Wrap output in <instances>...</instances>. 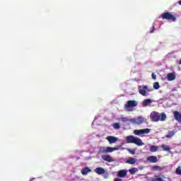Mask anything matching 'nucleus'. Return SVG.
Wrapping results in <instances>:
<instances>
[{"label":"nucleus","mask_w":181,"mask_h":181,"mask_svg":"<svg viewBox=\"0 0 181 181\" xmlns=\"http://www.w3.org/2000/svg\"><path fill=\"white\" fill-rule=\"evenodd\" d=\"M150 118L153 122H158L160 120L165 121V119H166V114L163 112L160 115L159 112H153L151 113Z\"/></svg>","instance_id":"obj_1"},{"label":"nucleus","mask_w":181,"mask_h":181,"mask_svg":"<svg viewBox=\"0 0 181 181\" xmlns=\"http://www.w3.org/2000/svg\"><path fill=\"white\" fill-rule=\"evenodd\" d=\"M126 141L127 144H134L137 145V146H142L144 145V142L139 138L135 137L134 136H128L126 138Z\"/></svg>","instance_id":"obj_2"},{"label":"nucleus","mask_w":181,"mask_h":181,"mask_svg":"<svg viewBox=\"0 0 181 181\" xmlns=\"http://www.w3.org/2000/svg\"><path fill=\"white\" fill-rule=\"evenodd\" d=\"M144 122H146V119L142 116H138L131 119V123L134 124V125H142Z\"/></svg>","instance_id":"obj_3"},{"label":"nucleus","mask_w":181,"mask_h":181,"mask_svg":"<svg viewBox=\"0 0 181 181\" xmlns=\"http://www.w3.org/2000/svg\"><path fill=\"white\" fill-rule=\"evenodd\" d=\"M162 19H166L167 21H171L172 22H176V17L169 12L163 13L161 15Z\"/></svg>","instance_id":"obj_4"},{"label":"nucleus","mask_w":181,"mask_h":181,"mask_svg":"<svg viewBox=\"0 0 181 181\" xmlns=\"http://www.w3.org/2000/svg\"><path fill=\"white\" fill-rule=\"evenodd\" d=\"M118 148L112 147H100L99 149L100 153H111L114 151H117Z\"/></svg>","instance_id":"obj_5"},{"label":"nucleus","mask_w":181,"mask_h":181,"mask_svg":"<svg viewBox=\"0 0 181 181\" xmlns=\"http://www.w3.org/2000/svg\"><path fill=\"white\" fill-rule=\"evenodd\" d=\"M146 91H152V90L151 89H148V86H139V94H141V95H143L144 97H146Z\"/></svg>","instance_id":"obj_6"},{"label":"nucleus","mask_w":181,"mask_h":181,"mask_svg":"<svg viewBox=\"0 0 181 181\" xmlns=\"http://www.w3.org/2000/svg\"><path fill=\"white\" fill-rule=\"evenodd\" d=\"M136 105H138V103H136V100H129L124 105V108L128 110V108H132L134 107H136Z\"/></svg>","instance_id":"obj_7"},{"label":"nucleus","mask_w":181,"mask_h":181,"mask_svg":"<svg viewBox=\"0 0 181 181\" xmlns=\"http://www.w3.org/2000/svg\"><path fill=\"white\" fill-rule=\"evenodd\" d=\"M103 160L111 163V162H115V160L110 155H104L102 156Z\"/></svg>","instance_id":"obj_8"},{"label":"nucleus","mask_w":181,"mask_h":181,"mask_svg":"<svg viewBox=\"0 0 181 181\" xmlns=\"http://www.w3.org/2000/svg\"><path fill=\"white\" fill-rule=\"evenodd\" d=\"M151 132V129H140V130H135L134 134L135 135H141L144 134H149Z\"/></svg>","instance_id":"obj_9"},{"label":"nucleus","mask_w":181,"mask_h":181,"mask_svg":"<svg viewBox=\"0 0 181 181\" xmlns=\"http://www.w3.org/2000/svg\"><path fill=\"white\" fill-rule=\"evenodd\" d=\"M173 114L175 119L177 121V122L181 124V113L179 112L178 111H175Z\"/></svg>","instance_id":"obj_10"},{"label":"nucleus","mask_w":181,"mask_h":181,"mask_svg":"<svg viewBox=\"0 0 181 181\" xmlns=\"http://www.w3.org/2000/svg\"><path fill=\"white\" fill-rule=\"evenodd\" d=\"M148 162L150 163H156L158 162V157L155 156H150L147 158Z\"/></svg>","instance_id":"obj_11"},{"label":"nucleus","mask_w":181,"mask_h":181,"mask_svg":"<svg viewBox=\"0 0 181 181\" xmlns=\"http://www.w3.org/2000/svg\"><path fill=\"white\" fill-rule=\"evenodd\" d=\"M95 172L97 173V175H104V173H105V169L98 167L95 169Z\"/></svg>","instance_id":"obj_12"},{"label":"nucleus","mask_w":181,"mask_h":181,"mask_svg":"<svg viewBox=\"0 0 181 181\" xmlns=\"http://www.w3.org/2000/svg\"><path fill=\"white\" fill-rule=\"evenodd\" d=\"M126 163L129 165H135L136 163V158L130 157L126 160Z\"/></svg>","instance_id":"obj_13"},{"label":"nucleus","mask_w":181,"mask_h":181,"mask_svg":"<svg viewBox=\"0 0 181 181\" xmlns=\"http://www.w3.org/2000/svg\"><path fill=\"white\" fill-rule=\"evenodd\" d=\"M107 141H109V144H115L117 141H118V138L112 136H110L107 138Z\"/></svg>","instance_id":"obj_14"},{"label":"nucleus","mask_w":181,"mask_h":181,"mask_svg":"<svg viewBox=\"0 0 181 181\" xmlns=\"http://www.w3.org/2000/svg\"><path fill=\"white\" fill-rule=\"evenodd\" d=\"M118 177H125L127 176V170H120L117 172Z\"/></svg>","instance_id":"obj_15"},{"label":"nucleus","mask_w":181,"mask_h":181,"mask_svg":"<svg viewBox=\"0 0 181 181\" xmlns=\"http://www.w3.org/2000/svg\"><path fill=\"white\" fill-rule=\"evenodd\" d=\"M176 78V76L173 73H169L167 75V80L168 81H173Z\"/></svg>","instance_id":"obj_16"},{"label":"nucleus","mask_w":181,"mask_h":181,"mask_svg":"<svg viewBox=\"0 0 181 181\" xmlns=\"http://www.w3.org/2000/svg\"><path fill=\"white\" fill-rule=\"evenodd\" d=\"M152 103H153V100L151 99H146L143 101L142 105L143 107H148V105H149V104H152Z\"/></svg>","instance_id":"obj_17"},{"label":"nucleus","mask_w":181,"mask_h":181,"mask_svg":"<svg viewBox=\"0 0 181 181\" xmlns=\"http://www.w3.org/2000/svg\"><path fill=\"white\" fill-rule=\"evenodd\" d=\"M90 172H91V169H90V168H88V167H86L85 168H83L81 170V173L84 176H86V175H88V173H90Z\"/></svg>","instance_id":"obj_18"},{"label":"nucleus","mask_w":181,"mask_h":181,"mask_svg":"<svg viewBox=\"0 0 181 181\" xmlns=\"http://www.w3.org/2000/svg\"><path fill=\"white\" fill-rule=\"evenodd\" d=\"M160 147L162 148L163 151H164V152L170 153V147H169V146H166L165 144H162Z\"/></svg>","instance_id":"obj_19"},{"label":"nucleus","mask_w":181,"mask_h":181,"mask_svg":"<svg viewBox=\"0 0 181 181\" xmlns=\"http://www.w3.org/2000/svg\"><path fill=\"white\" fill-rule=\"evenodd\" d=\"M129 172L130 175H135V173H136V172H138V168H130L129 170Z\"/></svg>","instance_id":"obj_20"},{"label":"nucleus","mask_w":181,"mask_h":181,"mask_svg":"<svg viewBox=\"0 0 181 181\" xmlns=\"http://www.w3.org/2000/svg\"><path fill=\"white\" fill-rule=\"evenodd\" d=\"M120 121H122V122H131V119L128 117H121Z\"/></svg>","instance_id":"obj_21"},{"label":"nucleus","mask_w":181,"mask_h":181,"mask_svg":"<svg viewBox=\"0 0 181 181\" xmlns=\"http://www.w3.org/2000/svg\"><path fill=\"white\" fill-rule=\"evenodd\" d=\"M152 181H165V180H163V178L159 177V175H156L154 178L152 180Z\"/></svg>","instance_id":"obj_22"},{"label":"nucleus","mask_w":181,"mask_h":181,"mask_svg":"<svg viewBox=\"0 0 181 181\" xmlns=\"http://www.w3.org/2000/svg\"><path fill=\"white\" fill-rule=\"evenodd\" d=\"M173 135H175L174 131L168 132V134L167 135H165V138H172V136H173Z\"/></svg>","instance_id":"obj_23"},{"label":"nucleus","mask_w":181,"mask_h":181,"mask_svg":"<svg viewBox=\"0 0 181 181\" xmlns=\"http://www.w3.org/2000/svg\"><path fill=\"white\" fill-rule=\"evenodd\" d=\"M158 151V146H151L150 147V151L151 152H156Z\"/></svg>","instance_id":"obj_24"},{"label":"nucleus","mask_w":181,"mask_h":181,"mask_svg":"<svg viewBox=\"0 0 181 181\" xmlns=\"http://www.w3.org/2000/svg\"><path fill=\"white\" fill-rule=\"evenodd\" d=\"M153 88L155 90H159L160 88V86L159 85V82H156L153 83Z\"/></svg>","instance_id":"obj_25"},{"label":"nucleus","mask_w":181,"mask_h":181,"mask_svg":"<svg viewBox=\"0 0 181 181\" xmlns=\"http://www.w3.org/2000/svg\"><path fill=\"white\" fill-rule=\"evenodd\" d=\"M112 127L115 129H119V128H121V126L119 125V123H114L112 124Z\"/></svg>","instance_id":"obj_26"},{"label":"nucleus","mask_w":181,"mask_h":181,"mask_svg":"<svg viewBox=\"0 0 181 181\" xmlns=\"http://www.w3.org/2000/svg\"><path fill=\"white\" fill-rule=\"evenodd\" d=\"M152 168L153 170H162V168L159 165H154Z\"/></svg>","instance_id":"obj_27"},{"label":"nucleus","mask_w":181,"mask_h":181,"mask_svg":"<svg viewBox=\"0 0 181 181\" xmlns=\"http://www.w3.org/2000/svg\"><path fill=\"white\" fill-rule=\"evenodd\" d=\"M176 173L177 175H181V167L180 166H178L176 169Z\"/></svg>","instance_id":"obj_28"},{"label":"nucleus","mask_w":181,"mask_h":181,"mask_svg":"<svg viewBox=\"0 0 181 181\" xmlns=\"http://www.w3.org/2000/svg\"><path fill=\"white\" fill-rule=\"evenodd\" d=\"M151 77H152V78L153 79V80H156V75L155 74H151Z\"/></svg>","instance_id":"obj_29"},{"label":"nucleus","mask_w":181,"mask_h":181,"mask_svg":"<svg viewBox=\"0 0 181 181\" xmlns=\"http://www.w3.org/2000/svg\"><path fill=\"white\" fill-rule=\"evenodd\" d=\"M114 181H122V179H121V178H115Z\"/></svg>","instance_id":"obj_30"},{"label":"nucleus","mask_w":181,"mask_h":181,"mask_svg":"<svg viewBox=\"0 0 181 181\" xmlns=\"http://www.w3.org/2000/svg\"><path fill=\"white\" fill-rule=\"evenodd\" d=\"M155 31V26H152V30L150 32V33H153Z\"/></svg>","instance_id":"obj_31"},{"label":"nucleus","mask_w":181,"mask_h":181,"mask_svg":"<svg viewBox=\"0 0 181 181\" xmlns=\"http://www.w3.org/2000/svg\"><path fill=\"white\" fill-rule=\"evenodd\" d=\"M130 153H132V155H134L135 153V150L130 151Z\"/></svg>","instance_id":"obj_32"},{"label":"nucleus","mask_w":181,"mask_h":181,"mask_svg":"<svg viewBox=\"0 0 181 181\" xmlns=\"http://www.w3.org/2000/svg\"><path fill=\"white\" fill-rule=\"evenodd\" d=\"M179 5H181V0L178 1Z\"/></svg>","instance_id":"obj_33"},{"label":"nucleus","mask_w":181,"mask_h":181,"mask_svg":"<svg viewBox=\"0 0 181 181\" xmlns=\"http://www.w3.org/2000/svg\"><path fill=\"white\" fill-rule=\"evenodd\" d=\"M179 64H181V59H180V60L179 61Z\"/></svg>","instance_id":"obj_34"},{"label":"nucleus","mask_w":181,"mask_h":181,"mask_svg":"<svg viewBox=\"0 0 181 181\" xmlns=\"http://www.w3.org/2000/svg\"><path fill=\"white\" fill-rule=\"evenodd\" d=\"M181 181V180H180Z\"/></svg>","instance_id":"obj_35"}]
</instances>
